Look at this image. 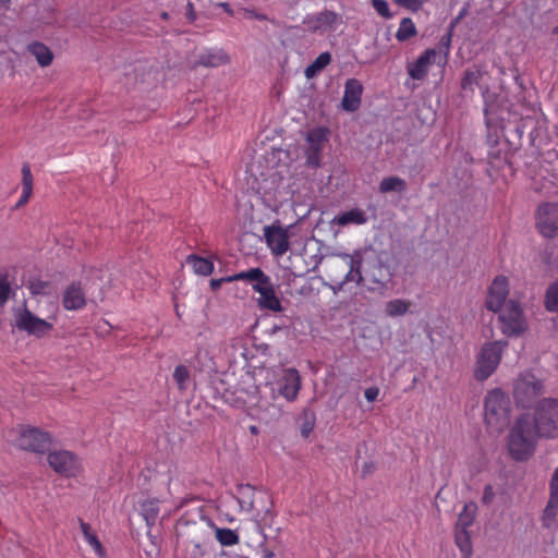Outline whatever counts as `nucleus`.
<instances>
[{"instance_id":"41","label":"nucleus","mask_w":558,"mask_h":558,"mask_svg":"<svg viewBox=\"0 0 558 558\" xmlns=\"http://www.w3.org/2000/svg\"><path fill=\"white\" fill-rule=\"evenodd\" d=\"M558 512V497L549 495V499L547 501V505L544 509L543 520L546 521H553Z\"/></svg>"},{"instance_id":"22","label":"nucleus","mask_w":558,"mask_h":558,"mask_svg":"<svg viewBox=\"0 0 558 558\" xmlns=\"http://www.w3.org/2000/svg\"><path fill=\"white\" fill-rule=\"evenodd\" d=\"M27 51L35 57L38 64L43 68L48 66L53 61V53L48 46L40 41H33L27 46Z\"/></svg>"},{"instance_id":"49","label":"nucleus","mask_w":558,"mask_h":558,"mask_svg":"<svg viewBox=\"0 0 558 558\" xmlns=\"http://www.w3.org/2000/svg\"><path fill=\"white\" fill-rule=\"evenodd\" d=\"M495 498V492L494 487L490 484H487L484 487L483 496H482V502L484 505H489Z\"/></svg>"},{"instance_id":"30","label":"nucleus","mask_w":558,"mask_h":558,"mask_svg":"<svg viewBox=\"0 0 558 558\" xmlns=\"http://www.w3.org/2000/svg\"><path fill=\"white\" fill-rule=\"evenodd\" d=\"M407 190V182L399 177L384 178L379 184L380 193L397 192L403 193Z\"/></svg>"},{"instance_id":"34","label":"nucleus","mask_w":558,"mask_h":558,"mask_svg":"<svg viewBox=\"0 0 558 558\" xmlns=\"http://www.w3.org/2000/svg\"><path fill=\"white\" fill-rule=\"evenodd\" d=\"M348 265L349 270L345 274L343 281L341 282V286L351 281L359 284L363 279L361 274V260L349 257Z\"/></svg>"},{"instance_id":"25","label":"nucleus","mask_w":558,"mask_h":558,"mask_svg":"<svg viewBox=\"0 0 558 558\" xmlns=\"http://www.w3.org/2000/svg\"><path fill=\"white\" fill-rule=\"evenodd\" d=\"M333 221L338 226L364 225L367 221V217L362 209L353 208L340 215H337Z\"/></svg>"},{"instance_id":"19","label":"nucleus","mask_w":558,"mask_h":558,"mask_svg":"<svg viewBox=\"0 0 558 558\" xmlns=\"http://www.w3.org/2000/svg\"><path fill=\"white\" fill-rule=\"evenodd\" d=\"M62 305L66 311H78L85 307L86 296L81 282H72L64 289Z\"/></svg>"},{"instance_id":"11","label":"nucleus","mask_w":558,"mask_h":558,"mask_svg":"<svg viewBox=\"0 0 558 558\" xmlns=\"http://www.w3.org/2000/svg\"><path fill=\"white\" fill-rule=\"evenodd\" d=\"M52 445V436L36 427L23 428L16 439V446L26 451L46 453Z\"/></svg>"},{"instance_id":"57","label":"nucleus","mask_w":558,"mask_h":558,"mask_svg":"<svg viewBox=\"0 0 558 558\" xmlns=\"http://www.w3.org/2000/svg\"><path fill=\"white\" fill-rule=\"evenodd\" d=\"M259 555H260V558H274L275 557L274 551H271L268 548H262Z\"/></svg>"},{"instance_id":"21","label":"nucleus","mask_w":558,"mask_h":558,"mask_svg":"<svg viewBox=\"0 0 558 558\" xmlns=\"http://www.w3.org/2000/svg\"><path fill=\"white\" fill-rule=\"evenodd\" d=\"M229 56L221 49L206 50L197 56V59L193 62V68L199 65L205 68H217L229 63Z\"/></svg>"},{"instance_id":"24","label":"nucleus","mask_w":558,"mask_h":558,"mask_svg":"<svg viewBox=\"0 0 558 558\" xmlns=\"http://www.w3.org/2000/svg\"><path fill=\"white\" fill-rule=\"evenodd\" d=\"M159 504V499L156 498H148L140 504L141 514L149 527L155 525L158 519L160 511Z\"/></svg>"},{"instance_id":"26","label":"nucleus","mask_w":558,"mask_h":558,"mask_svg":"<svg viewBox=\"0 0 558 558\" xmlns=\"http://www.w3.org/2000/svg\"><path fill=\"white\" fill-rule=\"evenodd\" d=\"M186 264L192 267L193 271L199 276H209L214 271V263L195 254H191L186 258Z\"/></svg>"},{"instance_id":"7","label":"nucleus","mask_w":558,"mask_h":558,"mask_svg":"<svg viewBox=\"0 0 558 558\" xmlns=\"http://www.w3.org/2000/svg\"><path fill=\"white\" fill-rule=\"evenodd\" d=\"M508 347V341H493L485 343L477 357L474 369V377L484 381L488 377L493 375V373L497 369L504 350Z\"/></svg>"},{"instance_id":"46","label":"nucleus","mask_w":558,"mask_h":558,"mask_svg":"<svg viewBox=\"0 0 558 558\" xmlns=\"http://www.w3.org/2000/svg\"><path fill=\"white\" fill-rule=\"evenodd\" d=\"M395 3L400 7L410 10L412 12H417L423 7L425 0H392Z\"/></svg>"},{"instance_id":"29","label":"nucleus","mask_w":558,"mask_h":558,"mask_svg":"<svg viewBox=\"0 0 558 558\" xmlns=\"http://www.w3.org/2000/svg\"><path fill=\"white\" fill-rule=\"evenodd\" d=\"M454 541L464 558L472 555L471 535L468 530L454 527Z\"/></svg>"},{"instance_id":"12","label":"nucleus","mask_w":558,"mask_h":558,"mask_svg":"<svg viewBox=\"0 0 558 558\" xmlns=\"http://www.w3.org/2000/svg\"><path fill=\"white\" fill-rule=\"evenodd\" d=\"M535 227L546 239L558 236V203H543L537 206Z\"/></svg>"},{"instance_id":"23","label":"nucleus","mask_w":558,"mask_h":558,"mask_svg":"<svg viewBox=\"0 0 558 558\" xmlns=\"http://www.w3.org/2000/svg\"><path fill=\"white\" fill-rule=\"evenodd\" d=\"M258 294L257 303L260 308L272 312H280L282 310L281 302L276 295L274 286L263 289Z\"/></svg>"},{"instance_id":"52","label":"nucleus","mask_w":558,"mask_h":558,"mask_svg":"<svg viewBox=\"0 0 558 558\" xmlns=\"http://www.w3.org/2000/svg\"><path fill=\"white\" fill-rule=\"evenodd\" d=\"M243 14H244V17H246V19H256L259 21L267 20V16L265 14L257 13L254 10H250V9H243Z\"/></svg>"},{"instance_id":"53","label":"nucleus","mask_w":558,"mask_h":558,"mask_svg":"<svg viewBox=\"0 0 558 558\" xmlns=\"http://www.w3.org/2000/svg\"><path fill=\"white\" fill-rule=\"evenodd\" d=\"M33 192L22 190L21 196L15 205L16 208L26 205L32 196Z\"/></svg>"},{"instance_id":"8","label":"nucleus","mask_w":558,"mask_h":558,"mask_svg":"<svg viewBox=\"0 0 558 558\" xmlns=\"http://www.w3.org/2000/svg\"><path fill=\"white\" fill-rule=\"evenodd\" d=\"M238 502L242 511L252 513L256 519L265 521L272 517L269 508V497L264 492H257L251 485H241L238 488Z\"/></svg>"},{"instance_id":"40","label":"nucleus","mask_w":558,"mask_h":558,"mask_svg":"<svg viewBox=\"0 0 558 558\" xmlns=\"http://www.w3.org/2000/svg\"><path fill=\"white\" fill-rule=\"evenodd\" d=\"M315 426V414L312 411L305 410L303 412V422L301 423L300 430L303 437H308Z\"/></svg>"},{"instance_id":"51","label":"nucleus","mask_w":558,"mask_h":558,"mask_svg":"<svg viewBox=\"0 0 558 558\" xmlns=\"http://www.w3.org/2000/svg\"><path fill=\"white\" fill-rule=\"evenodd\" d=\"M379 396V388L378 387H369L366 388L364 391V397L368 402L375 401Z\"/></svg>"},{"instance_id":"50","label":"nucleus","mask_w":558,"mask_h":558,"mask_svg":"<svg viewBox=\"0 0 558 558\" xmlns=\"http://www.w3.org/2000/svg\"><path fill=\"white\" fill-rule=\"evenodd\" d=\"M549 495L558 497V466L554 470L549 482Z\"/></svg>"},{"instance_id":"55","label":"nucleus","mask_w":558,"mask_h":558,"mask_svg":"<svg viewBox=\"0 0 558 558\" xmlns=\"http://www.w3.org/2000/svg\"><path fill=\"white\" fill-rule=\"evenodd\" d=\"M228 276L227 277H223V278H220V279H211L210 280V288L213 291H217L218 289H220L221 284L223 282H229L228 280Z\"/></svg>"},{"instance_id":"45","label":"nucleus","mask_w":558,"mask_h":558,"mask_svg":"<svg viewBox=\"0 0 558 558\" xmlns=\"http://www.w3.org/2000/svg\"><path fill=\"white\" fill-rule=\"evenodd\" d=\"M372 5L381 17L387 20L392 17V13L386 0H372Z\"/></svg>"},{"instance_id":"61","label":"nucleus","mask_w":558,"mask_h":558,"mask_svg":"<svg viewBox=\"0 0 558 558\" xmlns=\"http://www.w3.org/2000/svg\"><path fill=\"white\" fill-rule=\"evenodd\" d=\"M554 33L558 35V25L554 28Z\"/></svg>"},{"instance_id":"28","label":"nucleus","mask_w":558,"mask_h":558,"mask_svg":"<svg viewBox=\"0 0 558 558\" xmlns=\"http://www.w3.org/2000/svg\"><path fill=\"white\" fill-rule=\"evenodd\" d=\"M210 529L215 530L216 538L222 546H233L239 544V534L228 527H218L210 521Z\"/></svg>"},{"instance_id":"39","label":"nucleus","mask_w":558,"mask_h":558,"mask_svg":"<svg viewBox=\"0 0 558 558\" xmlns=\"http://www.w3.org/2000/svg\"><path fill=\"white\" fill-rule=\"evenodd\" d=\"M173 379L180 390H185L190 379V371L185 365H178L173 371Z\"/></svg>"},{"instance_id":"18","label":"nucleus","mask_w":558,"mask_h":558,"mask_svg":"<svg viewBox=\"0 0 558 558\" xmlns=\"http://www.w3.org/2000/svg\"><path fill=\"white\" fill-rule=\"evenodd\" d=\"M363 93L362 83L356 78H349L344 84V93L341 100L342 109L354 112L360 108Z\"/></svg>"},{"instance_id":"37","label":"nucleus","mask_w":558,"mask_h":558,"mask_svg":"<svg viewBox=\"0 0 558 558\" xmlns=\"http://www.w3.org/2000/svg\"><path fill=\"white\" fill-rule=\"evenodd\" d=\"M260 272H262V269L258 267L250 268L247 270L240 271V272L233 274L231 276H228L227 280L228 281H247L251 284H253L256 281V279H258L260 277Z\"/></svg>"},{"instance_id":"17","label":"nucleus","mask_w":558,"mask_h":558,"mask_svg":"<svg viewBox=\"0 0 558 558\" xmlns=\"http://www.w3.org/2000/svg\"><path fill=\"white\" fill-rule=\"evenodd\" d=\"M439 56L438 51L434 48L426 49L413 63L409 64V75L417 81L424 80L428 74L429 66L436 62Z\"/></svg>"},{"instance_id":"9","label":"nucleus","mask_w":558,"mask_h":558,"mask_svg":"<svg viewBox=\"0 0 558 558\" xmlns=\"http://www.w3.org/2000/svg\"><path fill=\"white\" fill-rule=\"evenodd\" d=\"M498 313L500 330L505 336L517 338L527 330V319L522 305L518 301L509 300Z\"/></svg>"},{"instance_id":"58","label":"nucleus","mask_w":558,"mask_h":558,"mask_svg":"<svg viewBox=\"0 0 558 558\" xmlns=\"http://www.w3.org/2000/svg\"><path fill=\"white\" fill-rule=\"evenodd\" d=\"M220 7L223 8V10L229 14V15H233V10L231 9L230 4L229 3H220Z\"/></svg>"},{"instance_id":"60","label":"nucleus","mask_w":558,"mask_h":558,"mask_svg":"<svg viewBox=\"0 0 558 558\" xmlns=\"http://www.w3.org/2000/svg\"><path fill=\"white\" fill-rule=\"evenodd\" d=\"M161 16H162V19H167L168 14L166 12H163Z\"/></svg>"},{"instance_id":"43","label":"nucleus","mask_w":558,"mask_h":558,"mask_svg":"<svg viewBox=\"0 0 558 558\" xmlns=\"http://www.w3.org/2000/svg\"><path fill=\"white\" fill-rule=\"evenodd\" d=\"M34 178L32 174L31 166L25 162L22 166V190L33 192Z\"/></svg>"},{"instance_id":"32","label":"nucleus","mask_w":558,"mask_h":558,"mask_svg":"<svg viewBox=\"0 0 558 558\" xmlns=\"http://www.w3.org/2000/svg\"><path fill=\"white\" fill-rule=\"evenodd\" d=\"M417 34L416 26L412 19L403 17L400 21L399 28L396 33V38L399 41H407Z\"/></svg>"},{"instance_id":"27","label":"nucleus","mask_w":558,"mask_h":558,"mask_svg":"<svg viewBox=\"0 0 558 558\" xmlns=\"http://www.w3.org/2000/svg\"><path fill=\"white\" fill-rule=\"evenodd\" d=\"M476 512L477 506L475 502L465 504L462 511L459 513L456 527L468 530L473 524L476 518Z\"/></svg>"},{"instance_id":"20","label":"nucleus","mask_w":558,"mask_h":558,"mask_svg":"<svg viewBox=\"0 0 558 558\" xmlns=\"http://www.w3.org/2000/svg\"><path fill=\"white\" fill-rule=\"evenodd\" d=\"M336 21L337 14L332 11L326 10L317 14L306 16L303 24L307 31L316 33L331 29Z\"/></svg>"},{"instance_id":"4","label":"nucleus","mask_w":558,"mask_h":558,"mask_svg":"<svg viewBox=\"0 0 558 558\" xmlns=\"http://www.w3.org/2000/svg\"><path fill=\"white\" fill-rule=\"evenodd\" d=\"M533 427L539 437L553 439L558 437V399H539L531 417Z\"/></svg>"},{"instance_id":"15","label":"nucleus","mask_w":558,"mask_h":558,"mask_svg":"<svg viewBox=\"0 0 558 558\" xmlns=\"http://www.w3.org/2000/svg\"><path fill=\"white\" fill-rule=\"evenodd\" d=\"M277 391L280 397L288 402L296 400L301 390V376L295 368H286L282 375L277 379Z\"/></svg>"},{"instance_id":"47","label":"nucleus","mask_w":558,"mask_h":558,"mask_svg":"<svg viewBox=\"0 0 558 558\" xmlns=\"http://www.w3.org/2000/svg\"><path fill=\"white\" fill-rule=\"evenodd\" d=\"M270 286H272L270 277L262 270L260 277L252 284V289L258 293Z\"/></svg>"},{"instance_id":"3","label":"nucleus","mask_w":558,"mask_h":558,"mask_svg":"<svg viewBox=\"0 0 558 558\" xmlns=\"http://www.w3.org/2000/svg\"><path fill=\"white\" fill-rule=\"evenodd\" d=\"M210 521H189L181 518L175 527L177 543L189 549L194 558L203 555L202 546L209 538Z\"/></svg>"},{"instance_id":"36","label":"nucleus","mask_w":558,"mask_h":558,"mask_svg":"<svg viewBox=\"0 0 558 558\" xmlns=\"http://www.w3.org/2000/svg\"><path fill=\"white\" fill-rule=\"evenodd\" d=\"M482 78V72L477 68L468 69L461 81V88L464 90H473L474 85H478Z\"/></svg>"},{"instance_id":"5","label":"nucleus","mask_w":558,"mask_h":558,"mask_svg":"<svg viewBox=\"0 0 558 558\" xmlns=\"http://www.w3.org/2000/svg\"><path fill=\"white\" fill-rule=\"evenodd\" d=\"M58 305L52 304L51 314L47 319H43L33 314L26 306L19 308L14 313L15 326L19 330L28 335L41 338L53 329V323L57 320Z\"/></svg>"},{"instance_id":"16","label":"nucleus","mask_w":558,"mask_h":558,"mask_svg":"<svg viewBox=\"0 0 558 558\" xmlns=\"http://www.w3.org/2000/svg\"><path fill=\"white\" fill-rule=\"evenodd\" d=\"M265 242L275 256L284 255L290 246L289 234L287 229L279 225H270L264 227Z\"/></svg>"},{"instance_id":"54","label":"nucleus","mask_w":558,"mask_h":558,"mask_svg":"<svg viewBox=\"0 0 558 558\" xmlns=\"http://www.w3.org/2000/svg\"><path fill=\"white\" fill-rule=\"evenodd\" d=\"M451 38H452V26L450 27L448 33L446 35H444L440 39V45L446 47L447 50H449V47L451 44Z\"/></svg>"},{"instance_id":"1","label":"nucleus","mask_w":558,"mask_h":558,"mask_svg":"<svg viewBox=\"0 0 558 558\" xmlns=\"http://www.w3.org/2000/svg\"><path fill=\"white\" fill-rule=\"evenodd\" d=\"M539 435L532 424L531 415L527 413L517 417L507 437V450L510 458L515 462H525L536 451Z\"/></svg>"},{"instance_id":"14","label":"nucleus","mask_w":558,"mask_h":558,"mask_svg":"<svg viewBox=\"0 0 558 558\" xmlns=\"http://www.w3.org/2000/svg\"><path fill=\"white\" fill-rule=\"evenodd\" d=\"M509 295V280L506 276H497L488 288L486 308L494 313L501 311L507 304Z\"/></svg>"},{"instance_id":"44","label":"nucleus","mask_w":558,"mask_h":558,"mask_svg":"<svg viewBox=\"0 0 558 558\" xmlns=\"http://www.w3.org/2000/svg\"><path fill=\"white\" fill-rule=\"evenodd\" d=\"M57 21L56 14L52 10L45 11V15L38 20L35 21L34 26L32 27L33 31H38L44 28L46 25H52Z\"/></svg>"},{"instance_id":"56","label":"nucleus","mask_w":558,"mask_h":558,"mask_svg":"<svg viewBox=\"0 0 558 558\" xmlns=\"http://www.w3.org/2000/svg\"><path fill=\"white\" fill-rule=\"evenodd\" d=\"M80 527H81L84 538H86L87 535L93 534L90 525L88 523L84 522L82 519H80Z\"/></svg>"},{"instance_id":"59","label":"nucleus","mask_w":558,"mask_h":558,"mask_svg":"<svg viewBox=\"0 0 558 558\" xmlns=\"http://www.w3.org/2000/svg\"><path fill=\"white\" fill-rule=\"evenodd\" d=\"M248 430H250V433H251L252 435H255V436H256V435H258V433H259V429H258V427H257L256 425H251V426L248 427Z\"/></svg>"},{"instance_id":"42","label":"nucleus","mask_w":558,"mask_h":558,"mask_svg":"<svg viewBox=\"0 0 558 558\" xmlns=\"http://www.w3.org/2000/svg\"><path fill=\"white\" fill-rule=\"evenodd\" d=\"M11 293V286L9 282V275L8 274H0V306H3Z\"/></svg>"},{"instance_id":"35","label":"nucleus","mask_w":558,"mask_h":558,"mask_svg":"<svg viewBox=\"0 0 558 558\" xmlns=\"http://www.w3.org/2000/svg\"><path fill=\"white\" fill-rule=\"evenodd\" d=\"M544 305L548 312H558V279L547 288Z\"/></svg>"},{"instance_id":"2","label":"nucleus","mask_w":558,"mask_h":558,"mask_svg":"<svg viewBox=\"0 0 558 558\" xmlns=\"http://www.w3.org/2000/svg\"><path fill=\"white\" fill-rule=\"evenodd\" d=\"M511 401L501 389L487 392L484 401V418L490 433H500L510 423Z\"/></svg>"},{"instance_id":"13","label":"nucleus","mask_w":558,"mask_h":558,"mask_svg":"<svg viewBox=\"0 0 558 558\" xmlns=\"http://www.w3.org/2000/svg\"><path fill=\"white\" fill-rule=\"evenodd\" d=\"M306 141L308 143L306 161L310 166L317 168L320 166L324 146L329 141V130L323 126L312 129L307 133Z\"/></svg>"},{"instance_id":"38","label":"nucleus","mask_w":558,"mask_h":558,"mask_svg":"<svg viewBox=\"0 0 558 558\" xmlns=\"http://www.w3.org/2000/svg\"><path fill=\"white\" fill-rule=\"evenodd\" d=\"M27 289L33 295H44L50 292V283L39 278L28 280Z\"/></svg>"},{"instance_id":"48","label":"nucleus","mask_w":558,"mask_h":558,"mask_svg":"<svg viewBox=\"0 0 558 558\" xmlns=\"http://www.w3.org/2000/svg\"><path fill=\"white\" fill-rule=\"evenodd\" d=\"M85 541L89 544V546L94 549V551L99 556L104 557L105 551L102 545L95 533L87 535Z\"/></svg>"},{"instance_id":"10","label":"nucleus","mask_w":558,"mask_h":558,"mask_svg":"<svg viewBox=\"0 0 558 558\" xmlns=\"http://www.w3.org/2000/svg\"><path fill=\"white\" fill-rule=\"evenodd\" d=\"M48 464L58 474L64 477H76L83 471V464L78 456L70 450L49 449Z\"/></svg>"},{"instance_id":"33","label":"nucleus","mask_w":558,"mask_h":558,"mask_svg":"<svg viewBox=\"0 0 558 558\" xmlns=\"http://www.w3.org/2000/svg\"><path fill=\"white\" fill-rule=\"evenodd\" d=\"M411 306V302L407 300L396 299L386 303L385 313L390 317L404 315Z\"/></svg>"},{"instance_id":"31","label":"nucleus","mask_w":558,"mask_h":558,"mask_svg":"<svg viewBox=\"0 0 558 558\" xmlns=\"http://www.w3.org/2000/svg\"><path fill=\"white\" fill-rule=\"evenodd\" d=\"M331 61L329 52H322L308 66H306L304 74L307 78L316 76L323 71Z\"/></svg>"},{"instance_id":"6","label":"nucleus","mask_w":558,"mask_h":558,"mask_svg":"<svg viewBox=\"0 0 558 558\" xmlns=\"http://www.w3.org/2000/svg\"><path fill=\"white\" fill-rule=\"evenodd\" d=\"M545 391V385L531 372L521 373L513 383V398L523 409L531 408Z\"/></svg>"}]
</instances>
